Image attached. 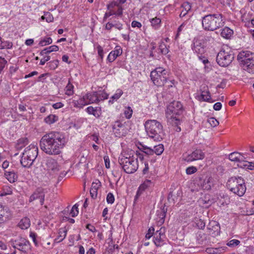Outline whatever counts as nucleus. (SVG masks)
<instances>
[{
	"label": "nucleus",
	"mask_w": 254,
	"mask_h": 254,
	"mask_svg": "<svg viewBox=\"0 0 254 254\" xmlns=\"http://www.w3.org/2000/svg\"><path fill=\"white\" fill-rule=\"evenodd\" d=\"M126 152H123L119 158V163L125 173L127 172V168L126 167V164L127 163V157L126 156Z\"/></svg>",
	"instance_id": "5701e85b"
},
{
	"label": "nucleus",
	"mask_w": 254,
	"mask_h": 254,
	"mask_svg": "<svg viewBox=\"0 0 254 254\" xmlns=\"http://www.w3.org/2000/svg\"><path fill=\"white\" fill-rule=\"evenodd\" d=\"M154 230V228L152 227L148 229V232L145 235L146 239H149L151 237H153V235L155 233Z\"/></svg>",
	"instance_id": "13d9d810"
},
{
	"label": "nucleus",
	"mask_w": 254,
	"mask_h": 254,
	"mask_svg": "<svg viewBox=\"0 0 254 254\" xmlns=\"http://www.w3.org/2000/svg\"><path fill=\"white\" fill-rule=\"evenodd\" d=\"M166 83L164 86L168 88L175 87L176 81L174 79L168 80L167 78Z\"/></svg>",
	"instance_id": "3c124183"
},
{
	"label": "nucleus",
	"mask_w": 254,
	"mask_h": 254,
	"mask_svg": "<svg viewBox=\"0 0 254 254\" xmlns=\"http://www.w3.org/2000/svg\"><path fill=\"white\" fill-rule=\"evenodd\" d=\"M117 56L116 55L115 53H113L112 51L110 52V53L109 54L107 60L110 62H113L117 58Z\"/></svg>",
	"instance_id": "338daca9"
},
{
	"label": "nucleus",
	"mask_w": 254,
	"mask_h": 254,
	"mask_svg": "<svg viewBox=\"0 0 254 254\" xmlns=\"http://www.w3.org/2000/svg\"><path fill=\"white\" fill-rule=\"evenodd\" d=\"M205 157V154L200 149H196L190 154H184L183 160L188 162H190L198 160H202Z\"/></svg>",
	"instance_id": "f8f14e48"
},
{
	"label": "nucleus",
	"mask_w": 254,
	"mask_h": 254,
	"mask_svg": "<svg viewBox=\"0 0 254 254\" xmlns=\"http://www.w3.org/2000/svg\"><path fill=\"white\" fill-rule=\"evenodd\" d=\"M67 230L64 228H61L58 231V235L57 237L54 240L55 243H60L62 242L66 237Z\"/></svg>",
	"instance_id": "4be33fe9"
},
{
	"label": "nucleus",
	"mask_w": 254,
	"mask_h": 254,
	"mask_svg": "<svg viewBox=\"0 0 254 254\" xmlns=\"http://www.w3.org/2000/svg\"><path fill=\"white\" fill-rule=\"evenodd\" d=\"M161 20L159 18L155 17L150 20L151 25L155 28L157 29L160 26Z\"/></svg>",
	"instance_id": "a19ab883"
},
{
	"label": "nucleus",
	"mask_w": 254,
	"mask_h": 254,
	"mask_svg": "<svg viewBox=\"0 0 254 254\" xmlns=\"http://www.w3.org/2000/svg\"><path fill=\"white\" fill-rule=\"evenodd\" d=\"M6 63L7 61L4 59V58L0 57V73L3 70Z\"/></svg>",
	"instance_id": "0e129e2a"
},
{
	"label": "nucleus",
	"mask_w": 254,
	"mask_h": 254,
	"mask_svg": "<svg viewBox=\"0 0 254 254\" xmlns=\"http://www.w3.org/2000/svg\"><path fill=\"white\" fill-rule=\"evenodd\" d=\"M107 202L108 203L112 204L115 201V197L112 193L109 192L106 197Z\"/></svg>",
	"instance_id": "bf43d9fd"
},
{
	"label": "nucleus",
	"mask_w": 254,
	"mask_h": 254,
	"mask_svg": "<svg viewBox=\"0 0 254 254\" xmlns=\"http://www.w3.org/2000/svg\"><path fill=\"white\" fill-rule=\"evenodd\" d=\"M183 107L182 104L179 101H174L171 102L167 106L166 113L167 114H172L171 117H174V115H180L183 112Z\"/></svg>",
	"instance_id": "6e6552de"
},
{
	"label": "nucleus",
	"mask_w": 254,
	"mask_h": 254,
	"mask_svg": "<svg viewBox=\"0 0 254 254\" xmlns=\"http://www.w3.org/2000/svg\"><path fill=\"white\" fill-rule=\"evenodd\" d=\"M240 241L238 240L233 239L229 241L227 243V245L231 248H234L238 246L240 244Z\"/></svg>",
	"instance_id": "09e8293b"
},
{
	"label": "nucleus",
	"mask_w": 254,
	"mask_h": 254,
	"mask_svg": "<svg viewBox=\"0 0 254 254\" xmlns=\"http://www.w3.org/2000/svg\"><path fill=\"white\" fill-rule=\"evenodd\" d=\"M113 128L114 129L117 130V131H116V133H117V131H118L119 133H120V135H125L126 127L120 122H116L114 125Z\"/></svg>",
	"instance_id": "c756f323"
},
{
	"label": "nucleus",
	"mask_w": 254,
	"mask_h": 254,
	"mask_svg": "<svg viewBox=\"0 0 254 254\" xmlns=\"http://www.w3.org/2000/svg\"><path fill=\"white\" fill-rule=\"evenodd\" d=\"M185 26V23L184 22L178 28L177 32L175 36V39L176 40H177L180 35L181 31L183 30L184 27Z\"/></svg>",
	"instance_id": "052dcab7"
},
{
	"label": "nucleus",
	"mask_w": 254,
	"mask_h": 254,
	"mask_svg": "<svg viewBox=\"0 0 254 254\" xmlns=\"http://www.w3.org/2000/svg\"><path fill=\"white\" fill-rule=\"evenodd\" d=\"M165 235L164 230L160 228L153 235V242L157 247H161L165 244Z\"/></svg>",
	"instance_id": "4468645a"
},
{
	"label": "nucleus",
	"mask_w": 254,
	"mask_h": 254,
	"mask_svg": "<svg viewBox=\"0 0 254 254\" xmlns=\"http://www.w3.org/2000/svg\"><path fill=\"white\" fill-rule=\"evenodd\" d=\"M171 120L172 125L173 126H175L176 127V131L178 132L180 131L181 130V128L180 127L178 126V125L180 124V120L178 118H176V117H171Z\"/></svg>",
	"instance_id": "58836bf2"
},
{
	"label": "nucleus",
	"mask_w": 254,
	"mask_h": 254,
	"mask_svg": "<svg viewBox=\"0 0 254 254\" xmlns=\"http://www.w3.org/2000/svg\"><path fill=\"white\" fill-rule=\"evenodd\" d=\"M191 49L198 56H202L205 51L203 39L198 37L194 38L192 41Z\"/></svg>",
	"instance_id": "9b49d317"
},
{
	"label": "nucleus",
	"mask_w": 254,
	"mask_h": 254,
	"mask_svg": "<svg viewBox=\"0 0 254 254\" xmlns=\"http://www.w3.org/2000/svg\"><path fill=\"white\" fill-rule=\"evenodd\" d=\"M207 237L206 234L201 231H198L196 235V242L199 245H206L209 242V240Z\"/></svg>",
	"instance_id": "aec40b11"
},
{
	"label": "nucleus",
	"mask_w": 254,
	"mask_h": 254,
	"mask_svg": "<svg viewBox=\"0 0 254 254\" xmlns=\"http://www.w3.org/2000/svg\"><path fill=\"white\" fill-rule=\"evenodd\" d=\"M45 17L46 21L48 23L53 22L54 20L53 15L49 12H45Z\"/></svg>",
	"instance_id": "4d7b16f0"
},
{
	"label": "nucleus",
	"mask_w": 254,
	"mask_h": 254,
	"mask_svg": "<svg viewBox=\"0 0 254 254\" xmlns=\"http://www.w3.org/2000/svg\"><path fill=\"white\" fill-rule=\"evenodd\" d=\"M97 191L98 190H95V189H93L91 188L90 190V193L91 196L92 198L95 199L97 197Z\"/></svg>",
	"instance_id": "774afa93"
},
{
	"label": "nucleus",
	"mask_w": 254,
	"mask_h": 254,
	"mask_svg": "<svg viewBox=\"0 0 254 254\" xmlns=\"http://www.w3.org/2000/svg\"><path fill=\"white\" fill-rule=\"evenodd\" d=\"M254 53L250 51H242L237 56V60L241 64L243 65L245 63L254 58Z\"/></svg>",
	"instance_id": "f3484780"
},
{
	"label": "nucleus",
	"mask_w": 254,
	"mask_h": 254,
	"mask_svg": "<svg viewBox=\"0 0 254 254\" xmlns=\"http://www.w3.org/2000/svg\"><path fill=\"white\" fill-rule=\"evenodd\" d=\"M58 120V117L55 115H50L45 118V122L49 125L54 124Z\"/></svg>",
	"instance_id": "e433bc0d"
},
{
	"label": "nucleus",
	"mask_w": 254,
	"mask_h": 254,
	"mask_svg": "<svg viewBox=\"0 0 254 254\" xmlns=\"http://www.w3.org/2000/svg\"><path fill=\"white\" fill-rule=\"evenodd\" d=\"M207 122L212 127H215L219 125V122L214 118H210L208 119Z\"/></svg>",
	"instance_id": "603ef678"
},
{
	"label": "nucleus",
	"mask_w": 254,
	"mask_h": 254,
	"mask_svg": "<svg viewBox=\"0 0 254 254\" xmlns=\"http://www.w3.org/2000/svg\"><path fill=\"white\" fill-rule=\"evenodd\" d=\"M147 135L154 141H160L165 136L162 124L155 120H149L144 123Z\"/></svg>",
	"instance_id": "7ed1b4c3"
},
{
	"label": "nucleus",
	"mask_w": 254,
	"mask_h": 254,
	"mask_svg": "<svg viewBox=\"0 0 254 254\" xmlns=\"http://www.w3.org/2000/svg\"><path fill=\"white\" fill-rule=\"evenodd\" d=\"M28 143V139L27 138H21L18 140L17 147L21 148Z\"/></svg>",
	"instance_id": "864d4df0"
},
{
	"label": "nucleus",
	"mask_w": 254,
	"mask_h": 254,
	"mask_svg": "<svg viewBox=\"0 0 254 254\" xmlns=\"http://www.w3.org/2000/svg\"><path fill=\"white\" fill-rule=\"evenodd\" d=\"M59 62L58 60H56L49 62L47 64L51 69L54 70L58 66Z\"/></svg>",
	"instance_id": "8fccbe9b"
},
{
	"label": "nucleus",
	"mask_w": 254,
	"mask_h": 254,
	"mask_svg": "<svg viewBox=\"0 0 254 254\" xmlns=\"http://www.w3.org/2000/svg\"><path fill=\"white\" fill-rule=\"evenodd\" d=\"M46 166L47 170L51 173L56 174L60 170V166L57 161L52 158H47L46 161Z\"/></svg>",
	"instance_id": "2eb2a0df"
},
{
	"label": "nucleus",
	"mask_w": 254,
	"mask_h": 254,
	"mask_svg": "<svg viewBox=\"0 0 254 254\" xmlns=\"http://www.w3.org/2000/svg\"><path fill=\"white\" fill-rule=\"evenodd\" d=\"M30 222L28 218L22 219L19 223V226L22 229H26L30 227Z\"/></svg>",
	"instance_id": "c9c22d12"
},
{
	"label": "nucleus",
	"mask_w": 254,
	"mask_h": 254,
	"mask_svg": "<svg viewBox=\"0 0 254 254\" xmlns=\"http://www.w3.org/2000/svg\"><path fill=\"white\" fill-rule=\"evenodd\" d=\"M226 249V247L208 248L205 252L209 254H221L224 252Z\"/></svg>",
	"instance_id": "bb28decb"
},
{
	"label": "nucleus",
	"mask_w": 254,
	"mask_h": 254,
	"mask_svg": "<svg viewBox=\"0 0 254 254\" xmlns=\"http://www.w3.org/2000/svg\"><path fill=\"white\" fill-rule=\"evenodd\" d=\"M199 91L200 94H197L195 98L199 101H205L210 102L211 95L207 86L204 85L201 86Z\"/></svg>",
	"instance_id": "ddd939ff"
},
{
	"label": "nucleus",
	"mask_w": 254,
	"mask_h": 254,
	"mask_svg": "<svg viewBox=\"0 0 254 254\" xmlns=\"http://www.w3.org/2000/svg\"><path fill=\"white\" fill-rule=\"evenodd\" d=\"M86 111L89 115H92L96 118H99L101 115L100 109L98 107L89 106L86 109Z\"/></svg>",
	"instance_id": "c85d7f7f"
},
{
	"label": "nucleus",
	"mask_w": 254,
	"mask_h": 254,
	"mask_svg": "<svg viewBox=\"0 0 254 254\" xmlns=\"http://www.w3.org/2000/svg\"><path fill=\"white\" fill-rule=\"evenodd\" d=\"M4 175L6 179L11 183L15 182L18 178L17 174L13 171H5Z\"/></svg>",
	"instance_id": "393cba45"
},
{
	"label": "nucleus",
	"mask_w": 254,
	"mask_h": 254,
	"mask_svg": "<svg viewBox=\"0 0 254 254\" xmlns=\"http://www.w3.org/2000/svg\"><path fill=\"white\" fill-rule=\"evenodd\" d=\"M70 214L72 217L76 216L78 214V205L77 204H74L70 211Z\"/></svg>",
	"instance_id": "5fc2aeb1"
},
{
	"label": "nucleus",
	"mask_w": 254,
	"mask_h": 254,
	"mask_svg": "<svg viewBox=\"0 0 254 254\" xmlns=\"http://www.w3.org/2000/svg\"><path fill=\"white\" fill-rule=\"evenodd\" d=\"M108 12H106L104 16L105 20L108 17L111 15H115L120 16L122 14L123 9L121 7L117 2H111L107 5Z\"/></svg>",
	"instance_id": "1a4fd4ad"
},
{
	"label": "nucleus",
	"mask_w": 254,
	"mask_h": 254,
	"mask_svg": "<svg viewBox=\"0 0 254 254\" xmlns=\"http://www.w3.org/2000/svg\"><path fill=\"white\" fill-rule=\"evenodd\" d=\"M197 171V169L195 167L191 166L187 168L186 169V173L188 175H191Z\"/></svg>",
	"instance_id": "680f3d73"
},
{
	"label": "nucleus",
	"mask_w": 254,
	"mask_h": 254,
	"mask_svg": "<svg viewBox=\"0 0 254 254\" xmlns=\"http://www.w3.org/2000/svg\"><path fill=\"white\" fill-rule=\"evenodd\" d=\"M196 226L200 229H203L205 226V222L201 219H199L196 222Z\"/></svg>",
	"instance_id": "69168bd1"
},
{
	"label": "nucleus",
	"mask_w": 254,
	"mask_h": 254,
	"mask_svg": "<svg viewBox=\"0 0 254 254\" xmlns=\"http://www.w3.org/2000/svg\"><path fill=\"white\" fill-rule=\"evenodd\" d=\"M12 43L9 41H2L1 46V49H11L12 47Z\"/></svg>",
	"instance_id": "6e6d98bb"
},
{
	"label": "nucleus",
	"mask_w": 254,
	"mask_h": 254,
	"mask_svg": "<svg viewBox=\"0 0 254 254\" xmlns=\"http://www.w3.org/2000/svg\"><path fill=\"white\" fill-rule=\"evenodd\" d=\"M234 58L233 51L228 48L226 49L223 48L217 55L216 62L221 66L226 67L231 63Z\"/></svg>",
	"instance_id": "423d86ee"
},
{
	"label": "nucleus",
	"mask_w": 254,
	"mask_h": 254,
	"mask_svg": "<svg viewBox=\"0 0 254 254\" xmlns=\"http://www.w3.org/2000/svg\"><path fill=\"white\" fill-rule=\"evenodd\" d=\"M214 34H208L205 35L204 39H203V43L208 42L209 43H213L214 42V37L213 35Z\"/></svg>",
	"instance_id": "c03bdc74"
},
{
	"label": "nucleus",
	"mask_w": 254,
	"mask_h": 254,
	"mask_svg": "<svg viewBox=\"0 0 254 254\" xmlns=\"http://www.w3.org/2000/svg\"><path fill=\"white\" fill-rule=\"evenodd\" d=\"M101 186V182L98 180H96L95 182L92 183L91 188L95 189L98 190L100 188Z\"/></svg>",
	"instance_id": "e2e57ef3"
},
{
	"label": "nucleus",
	"mask_w": 254,
	"mask_h": 254,
	"mask_svg": "<svg viewBox=\"0 0 254 254\" xmlns=\"http://www.w3.org/2000/svg\"><path fill=\"white\" fill-rule=\"evenodd\" d=\"M209 234L215 237L219 235L220 233V227L217 222L213 221L210 222L207 226Z\"/></svg>",
	"instance_id": "a211bd4d"
},
{
	"label": "nucleus",
	"mask_w": 254,
	"mask_h": 254,
	"mask_svg": "<svg viewBox=\"0 0 254 254\" xmlns=\"http://www.w3.org/2000/svg\"><path fill=\"white\" fill-rule=\"evenodd\" d=\"M159 49L160 51V53L163 55H166L169 52L168 48L167 47V46L163 42H162L160 44Z\"/></svg>",
	"instance_id": "79ce46f5"
},
{
	"label": "nucleus",
	"mask_w": 254,
	"mask_h": 254,
	"mask_svg": "<svg viewBox=\"0 0 254 254\" xmlns=\"http://www.w3.org/2000/svg\"><path fill=\"white\" fill-rule=\"evenodd\" d=\"M202 26L205 30L213 31L224 26L225 20L222 14L216 13L202 17Z\"/></svg>",
	"instance_id": "f03ea898"
},
{
	"label": "nucleus",
	"mask_w": 254,
	"mask_h": 254,
	"mask_svg": "<svg viewBox=\"0 0 254 254\" xmlns=\"http://www.w3.org/2000/svg\"><path fill=\"white\" fill-rule=\"evenodd\" d=\"M86 99L87 100L88 104L95 103L98 100V94L97 92H91L85 95Z\"/></svg>",
	"instance_id": "cd10ccee"
},
{
	"label": "nucleus",
	"mask_w": 254,
	"mask_h": 254,
	"mask_svg": "<svg viewBox=\"0 0 254 254\" xmlns=\"http://www.w3.org/2000/svg\"><path fill=\"white\" fill-rule=\"evenodd\" d=\"M213 185V179L211 177L206 178L201 185V188L205 190H209Z\"/></svg>",
	"instance_id": "a878e982"
},
{
	"label": "nucleus",
	"mask_w": 254,
	"mask_h": 254,
	"mask_svg": "<svg viewBox=\"0 0 254 254\" xmlns=\"http://www.w3.org/2000/svg\"><path fill=\"white\" fill-rule=\"evenodd\" d=\"M138 168L137 155L128 157V174L135 172Z\"/></svg>",
	"instance_id": "dca6fc26"
},
{
	"label": "nucleus",
	"mask_w": 254,
	"mask_h": 254,
	"mask_svg": "<svg viewBox=\"0 0 254 254\" xmlns=\"http://www.w3.org/2000/svg\"><path fill=\"white\" fill-rule=\"evenodd\" d=\"M182 11L180 14L181 17H183L186 15L188 12L190 10L191 6L189 2H184L181 5Z\"/></svg>",
	"instance_id": "7c9ffc66"
},
{
	"label": "nucleus",
	"mask_w": 254,
	"mask_h": 254,
	"mask_svg": "<svg viewBox=\"0 0 254 254\" xmlns=\"http://www.w3.org/2000/svg\"><path fill=\"white\" fill-rule=\"evenodd\" d=\"M98 94V101L101 100H104L107 99L108 97V94L103 91H100L97 92Z\"/></svg>",
	"instance_id": "de8ad7c7"
},
{
	"label": "nucleus",
	"mask_w": 254,
	"mask_h": 254,
	"mask_svg": "<svg viewBox=\"0 0 254 254\" xmlns=\"http://www.w3.org/2000/svg\"><path fill=\"white\" fill-rule=\"evenodd\" d=\"M123 92L122 90L118 89L116 90V93L111 97L112 101L110 100V102L113 103L114 101L118 99L123 94Z\"/></svg>",
	"instance_id": "a18cd8bd"
},
{
	"label": "nucleus",
	"mask_w": 254,
	"mask_h": 254,
	"mask_svg": "<svg viewBox=\"0 0 254 254\" xmlns=\"http://www.w3.org/2000/svg\"><path fill=\"white\" fill-rule=\"evenodd\" d=\"M227 188L233 193L242 196L246 191V186L245 180L242 177H232L227 181Z\"/></svg>",
	"instance_id": "20e7f679"
},
{
	"label": "nucleus",
	"mask_w": 254,
	"mask_h": 254,
	"mask_svg": "<svg viewBox=\"0 0 254 254\" xmlns=\"http://www.w3.org/2000/svg\"><path fill=\"white\" fill-rule=\"evenodd\" d=\"M52 43V39L50 37H46L40 41L39 45L41 46H45L51 44Z\"/></svg>",
	"instance_id": "49530a36"
},
{
	"label": "nucleus",
	"mask_w": 254,
	"mask_h": 254,
	"mask_svg": "<svg viewBox=\"0 0 254 254\" xmlns=\"http://www.w3.org/2000/svg\"><path fill=\"white\" fill-rule=\"evenodd\" d=\"M67 139L60 132L52 131L45 134L41 139V149L50 155L60 154L61 150L65 146Z\"/></svg>",
	"instance_id": "f257e3e1"
},
{
	"label": "nucleus",
	"mask_w": 254,
	"mask_h": 254,
	"mask_svg": "<svg viewBox=\"0 0 254 254\" xmlns=\"http://www.w3.org/2000/svg\"><path fill=\"white\" fill-rule=\"evenodd\" d=\"M167 209L165 208V207L163 209L157 210L156 212L157 215L159 217V222L162 224L164 222L165 218L166 217Z\"/></svg>",
	"instance_id": "f704fd0d"
},
{
	"label": "nucleus",
	"mask_w": 254,
	"mask_h": 254,
	"mask_svg": "<svg viewBox=\"0 0 254 254\" xmlns=\"http://www.w3.org/2000/svg\"><path fill=\"white\" fill-rule=\"evenodd\" d=\"M77 103H75L76 106L78 107H83L85 105H88L87 100L86 99L85 95L82 98L79 99L76 101Z\"/></svg>",
	"instance_id": "ea45409f"
},
{
	"label": "nucleus",
	"mask_w": 254,
	"mask_h": 254,
	"mask_svg": "<svg viewBox=\"0 0 254 254\" xmlns=\"http://www.w3.org/2000/svg\"><path fill=\"white\" fill-rule=\"evenodd\" d=\"M47 192L45 189L39 187L30 195L29 202H32L34 200H39L41 205H43L45 201V194Z\"/></svg>",
	"instance_id": "9d476101"
},
{
	"label": "nucleus",
	"mask_w": 254,
	"mask_h": 254,
	"mask_svg": "<svg viewBox=\"0 0 254 254\" xmlns=\"http://www.w3.org/2000/svg\"><path fill=\"white\" fill-rule=\"evenodd\" d=\"M59 47L57 45H53L48 48H45L40 53L41 56H43L45 54H48L52 52H57L59 50Z\"/></svg>",
	"instance_id": "72a5a7b5"
},
{
	"label": "nucleus",
	"mask_w": 254,
	"mask_h": 254,
	"mask_svg": "<svg viewBox=\"0 0 254 254\" xmlns=\"http://www.w3.org/2000/svg\"><path fill=\"white\" fill-rule=\"evenodd\" d=\"M9 243L13 248L24 253H26L30 249L29 242L23 238H19L15 240L12 239Z\"/></svg>",
	"instance_id": "0eeeda50"
},
{
	"label": "nucleus",
	"mask_w": 254,
	"mask_h": 254,
	"mask_svg": "<svg viewBox=\"0 0 254 254\" xmlns=\"http://www.w3.org/2000/svg\"><path fill=\"white\" fill-rule=\"evenodd\" d=\"M65 93L68 96H70L73 93V86L70 82H68L65 88Z\"/></svg>",
	"instance_id": "37998d69"
},
{
	"label": "nucleus",
	"mask_w": 254,
	"mask_h": 254,
	"mask_svg": "<svg viewBox=\"0 0 254 254\" xmlns=\"http://www.w3.org/2000/svg\"><path fill=\"white\" fill-rule=\"evenodd\" d=\"M168 75V70L162 67H156L150 73L151 80L154 84L157 86L165 85Z\"/></svg>",
	"instance_id": "39448f33"
},
{
	"label": "nucleus",
	"mask_w": 254,
	"mask_h": 254,
	"mask_svg": "<svg viewBox=\"0 0 254 254\" xmlns=\"http://www.w3.org/2000/svg\"><path fill=\"white\" fill-rule=\"evenodd\" d=\"M164 150V146L162 144L154 146L153 149V154L155 153L157 155H160L163 153Z\"/></svg>",
	"instance_id": "4c0bfd02"
},
{
	"label": "nucleus",
	"mask_w": 254,
	"mask_h": 254,
	"mask_svg": "<svg viewBox=\"0 0 254 254\" xmlns=\"http://www.w3.org/2000/svg\"><path fill=\"white\" fill-rule=\"evenodd\" d=\"M229 159L232 161L238 162L239 161H242V159H245V158L240 153L234 152L229 155Z\"/></svg>",
	"instance_id": "2f4dec72"
},
{
	"label": "nucleus",
	"mask_w": 254,
	"mask_h": 254,
	"mask_svg": "<svg viewBox=\"0 0 254 254\" xmlns=\"http://www.w3.org/2000/svg\"><path fill=\"white\" fill-rule=\"evenodd\" d=\"M243 68L249 73H254V56L251 60L248 61L243 65Z\"/></svg>",
	"instance_id": "b1692460"
},
{
	"label": "nucleus",
	"mask_w": 254,
	"mask_h": 254,
	"mask_svg": "<svg viewBox=\"0 0 254 254\" xmlns=\"http://www.w3.org/2000/svg\"><path fill=\"white\" fill-rule=\"evenodd\" d=\"M23 153L27 155L31 159L35 160L38 155V147L36 145L30 144L25 149Z\"/></svg>",
	"instance_id": "6ab92c4d"
},
{
	"label": "nucleus",
	"mask_w": 254,
	"mask_h": 254,
	"mask_svg": "<svg viewBox=\"0 0 254 254\" xmlns=\"http://www.w3.org/2000/svg\"><path fill=\"white\" fill-rule=\"evenodd\" d=\"M34 160L31 159L27 155L23 153L20 160V163L23 167L29 168L32 165Z\"/></svg>",
	"instance_id": "412c9836"
},
{
	"label": "nucleus",
	"mask_w": 254,
	"mask_h": 254,
	"mask_svg": "<svg viewBox=\"0 0 254 254\" xmlns=\"http://www.w3.org/2000/svg\"><path fill=\"white\" fill-rule=\"evenodd\" d=\"M233 34V31L228 27H225L221 30V36L226 39L230 38Z\"/></svg>",
	"instance_id": "473e14b6"
}]
</instances>
